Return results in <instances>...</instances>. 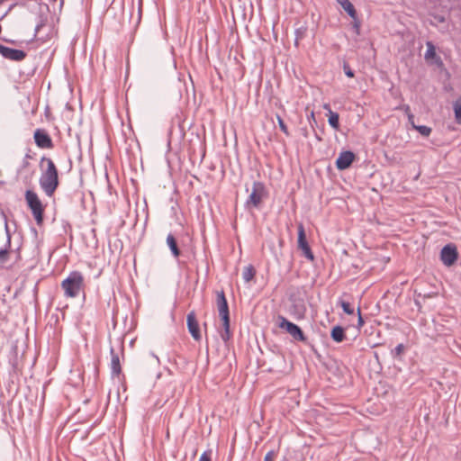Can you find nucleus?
Here are the masks:
<instances>
[{"instance_id":"1","label":"nucleus","mask_w":461,"mask_h":461,"mask_svg":"<svg viewBox=\"0 0 461 461\" xmlns=\"http://www.w3.org/2000/svg\"><path fill=\"white\" fill-rule=\"evenodd\" d=\"M44 163L47 168L42 172L39 182L46 195L51 197L59 185V172L51 158L43 156L41 158L40 167H42Z\"/></svg>"},{"instance_id":"2","label":"nucleus","mask_w":461,"mask_h":461,"mask_svg":"<svg viewBox=\"0 0 461 461\" xmlns=\"http://www.w3.org/2000/svg\"><path fill=\"white\" fill-rule=\"evenodd\" d=\"M66 297L75 298L79 295L84 288V276L78 271H72L67 278L61 282Z\"/></svg>"},{"instance_id":"3","label":"nucleus","mask_w":461,"mask_h":461,"mask_svg":"<svg viewBox=\"0 0 461 461\" xmlns=\"http://www.w3.org/2000/svg\"><path fill=\"white\" fill-rule=\"evenodd\" d=\"M24 197L28 207L31 210L34 220L36 221V223L38 225H41L44 219L45 207L43 206L38 194L32 190H26Z\"/></svg>"},{"instance_id":"4","label":"nucleus","mask_w":461,"mask_h":461,"mask_svg":"<svg viewBox=\"0 0 461 461\" xmlns=\"http://www.w3.org/2000/svg\"><path fill=\"white\" fill-rule=\"evenodd\" d=\"M267 195V192L265 185L262 182L255 181L252 185V191L245 202V208L247 210L260 208L262 201Z\"/></svg>"},{"instance_id":"5","label":"nucleus","mask_w":461,"mask_h":461,"mask_svg":"<svg viewBox=\"0 0 461 461\" xmlns=\"http://www.w3.org/2000/svg\"><path fill=\"white\" fill-rule=\"evenodd\" d=\"M278 321L279 328L286 330V332H288L294 338V339L302 342L306 341L307 339L303 331L298 325L289 321L286 318L283 316H279Z\"/></svg>"},{"instance_id":"6","label":"nucleus","mask_w":461,"mask_h":461,"mask_svg":"<svg viewBox=\"0 0 461 461\" xmlns=\"http://www.w3.org/2000/svg\"><path fill=\"white\" fill-rule=\"evenodd\" d=\"M298 249L302 250L303 255L310 261L314 260V255L310 248L306 239L305 230L303 223L298 224Z\"/></svg>"},{"instance_id":"7","label":"nucleus","mask_w":461,"mask_h":461,"mask_svg":"<svg viewBox=\"0 0 461 461\" xmlns=\"http://www.w3.org/2000/svg\"><path fill=\"white\" fill-rule=\"evenodd\" d=\"M457 258L458 252L456 245L449 243L442 248L440 251V259L445 266L450 267L454 265L457 260Z\"/></svg>"},{"instance_id":"8","label":"nucleus","mask_w":461,"mask_h":461,"mask_svg":"<svg viewBox=\"0 0 461 461\" xmlns=\"http://www.w3.org/2000/svg\"><path fill=\"white\" fill-rule=\"evenodd\" d=\"M33 139L40 149H52L54 147L50 134L43 129H37L34 131Z\"/></svg>"},{"instance_id":"9","label":"nucleus","mask_w":461,"mask_h":461,"mask_svg":"<svg viewBox=\"0 0 461 461\" xmlns=\"http://www.w3.org/2000/svg\"><path fill=\"white\" fill-rule=\"evenodd\" d=\"M0 54L6 59L12 61H23L27 53L22 50L12 49L5 45L0 44Z\"/></svg>"},{"instance_id":"10","label":"nucleus","mask_w":461,"mask_h":461,"mask_svg":"<svg viewBox=\"0 0 461 461\" xmlns=\"http://www.w3.org/2000/svg\"><path fill=\"white\" fill-rule=\"evenodd\" d=\"M216 304L221 321H230L229 305L223 291L217 293Z\"/></svg>"},{"instance_id":"11","label":"nucleus","mask_w":461,"mask_h":461,"mask_svg":"<svg viewBox=\"0 0 461 461\" xmlns=\"http://www.w3.org/2000/svg\"><path fill=\"white\" fill-rule=\"evenodd\" d=\"M187 328L194 340L199 341L202 338L199 323L196 320L194 312H190L186 317Z\"/></svg>"},{"instance_id":"12","label":"nucleus","mask_w":461,"mask_h":461,"mask_svg":"<svg viewBox=\"0 0 461 461\" xmlns=\"http://www.w3.org/2000/svg\"><path fill=\"white\" fill-rule=\"evenodd\" d=\"M356 156L355 154L350 150H346L340 152L339 155L337 160H336V167L339 170H345L348 168L353 161L355 160Z\"/></svg>"},{"instance_id":"13","label":"nucleus","mask_w":461,"mask_h":461,"mask_svg":"<svg viewBox=\"0 0 461 461\" xmlns=\"http://www.w3.org/2000/svg\"><path fill=\"white\" fill-rule=\"evenodd\" d=\"M292 304L290 306V312L297 319L304 318L306 312V306L303 299L290 298Z\"/></svg>"},{"instance_id":"14","label":"nucleus","mask_w":461,"mask_h":461,"mask_svg":"<svg viewBox=\"0 0 461 461\" xmlns=\"http://www.w3.org/2000/svg\"><path fill=\"white\" fill-rule=\"evenodd\" d=\"M427 50L425 52L424 58L427 61H431L433 64L441 68L443 66V61L439 56L436 53V48L431 41H427L426 43Z\"/></svg>"},{"instance_id":"15","label":"nucleus","mask_w":461,"mask_h":461,"mask_svg":"<svg viewBox=\"0 0 461 461\" xmlns=\"http://www.w3.org/2000/svg\"><path fill=\"white\" fill-rule=\"evenodd\" d=\"M5 232H6V244L5 248L0 249V264H5L9 259V252H10V247H11V234L8 228L7 221H5Z\"/></svg>"},{"instance_id":"16","label":"nucleus","mask_w":461,"mask_h":461,"mask_svg":"<svg viewBox=\"0 0 461 461\" xmlns=\"http://www.w3.org/2000/svg\"><path fill=\"white\" fill-rule=\"evenodd\" d=\"M110 353L112 356V359H111L112 374L115 375H119L122 372L119 355L117 353H115L113 348H111Z\"/></svg>"},{"instance_id":"17","label":"nucleus","mask_w":461,"mask_h":461,"mask_svg":"<svg viewBox=\"0 0 461 461\" xmlns=\"http://www.w3.org/2000/svg\"><path fill=\"white\" fill-rule=\"evenodd\" d=\"M167 245L168 246L173 257L175 258H179L181 255L180 249L178 248L177 241L173 234L169 233L167 237Z\"/></svg>"},{"instance_id":"18","label":"nucleus","mask_w":461,"mask_h":461,"mask_svg":"<svg viewBox=\"0 0 461 461\" xmlns=\"http://www.w3.org/2000/svg\"><path fill=\"white\" fill-rule=\"evenodd\" d=\"M337 2L341 5L345 12L353 19L357 18V11L353 5V4L349 0H337Z\"/></svg>"},{"instance_id":"19","label":"nucleus","mask_w":461,"mask_h":461,"mask_svg":"<svg viewBox=\"0 0 461 461\" xmlns=\"http://www.w3.org/2000/svg\"><path fill=\"white\" fill-rule=\"evenodd\" d=\"M330 337L335 342H342L346 338L344 328L339 325L333 327L330 332Z\"/></svg>"},{"instance_id":"20","label":"nucleus","mask_w":461,"mask_h":461,"mask_svg":"<svg viewBox=\"0 0 461 461\" xmlns=\"http://www.w3.org/2000/svg\"><path fill=\"white\" fill-rule=\"evenodd\" d=\"M255 275H256V270H255L254 267L252 265H249V266L245 267L243 273H242V277H243L244 281L248 283L254 278Z\"/></svg>"},{"instance_id":"21","label":"nucleus","mask_w":461,"mask_h":461,"mask_svg":"<svg viewBox=\"0 0 461 461\" xmlns=\"http://www.w3.org/2000/svg\"><path fill=\"white\" fill-rule=\"evenodd\" d=\"M329 124L335 130H339V115L338 113H335L331 110H330L329 119H328Z\"/></svg>"},{"instance_id":"22","label":"nucleus","mask_w":461,"mask_h":461,"mask_svg":"<svg viewBox=\"0 0 461 461\" xmlns=\"http://www.w3.org/2000/svg\"><path fill=\"white\" fill-rule=\"evenodd\" d=\"M222 327L223 330L221 331V339L226 343L230 340L231 337V333L230 330V321H222Z\"/></svg>"},{"instance_id":"23","label":"nucleus","mask_w":461,"mask_h":461,"mask_svg":"<svg viewBox=\"0 0 461 461\" xmlns=\"http://www.w3.org/2000/svg\"><path fill=\"white\" fill-rule=\"evenodd\" d=\"M413 129L418 131L420 135L429 137L431 133V128L425 125H413Z\"/></svg>"},{"instance_id":"24","label":"nucleus","mask_w":461,"mask_h":461,"mask_svg":"<svg viewBox=\"0 0 461 461\" xmlns=\"http://www.w3.org/2000/svg\"><path fill=\"white\" fill-rule=\"evenodd\" d=\"M46 22H47V16H44V15H40L39 16L38 22H37L36 26H35L34 37H37V35L39 34L41 29L43 26H45Z\"/></svg>"},{"instance_id":"25","label":"nucleus","mask_w":461,"mask_h":461,"mask_svg":"<svg viewBox=\"0 0 461 461\" xmlns=\"http://www.w3.org/2000/svg\"><path fill=\"white\" fill-rule=\"evenodd\" d=\"M455 118L457 123L461 124V101L454 104Z\"/></svg>"},{"instance_id":"26","label":"nucleus","mask_w":461,"mask_h":461,"mask_svg":"<svg viewBox=\"0 0 461 461\" xmlns=\"http://www.w3.org/2000/svg\"><path fill=\"white\" fill-rule=\"evenodd\" d=\"M339 305L342 307L345 313L351 315L354 313V308L351 306V304L348 302H345L343 300L339 301Z\"/></svg>"},{"instance_id":"27","label":"nucleus","mask_w":461,"mask_h":461,"mask_svg":"<svg viewBox=\"0 0 461 461\" xmlns=\"http://www.w3.org/2000/svg\"><path fill=\"white\" fill-rule=\"evenodd\" d=\"M343 71L345 73V75L348 77H355V73L354 71L351 69L349 64L348 62H344L343 63Z\"/></svg>"},{"instance_id":"28","label":"nucleus","mask_w":461,"mask_h":461,"mask_svg":"<svg viewBox=\"0 0 461 461\" xmlns=\"http://www.w3.org/2000/svg\"><path fill=\"white\" fill-rule=\"evenodd\" d=\"M277 122H278V125H279L280 130L285 135L288 136L289 135L288 128H287L286 124L285 123L284 120L279 115H277Z\"/></svg>"},{"instance_id":"29","label":"nucleus","mask_w":461,"mask_h":461,"mask_svg":"<svg viewBox=\"0 0 461 461\" xmlns=\"http://www.w3.org/2000/svg\"><path fill=\"white\" fill-rule=\"evenodd\" d=\"M404 351V346L403 344H399L397 345L393 350H392V355L393 357H399L401 356Z\"/></svg>"},{"instance_id":"30","label":"nucleus","mask_w":461,"mask_h":461,"mask_svg":"<svg viewBox=\"0 0 461 461\" xmlns=\"http://www.w3.org/2000/svg\"><path fill=\"white\" fill-rule=\"evenodd\" d=\"M31 167L30 161L23 160L22 161V164L18 169V173L23 174V172H27V169Z\"/></svg>"},{"instance_id":"31","label":"nucleus","mask_w":461,"mask_h":461,"mask_svg":"<svg viewBox=\"0 0 461 461\" xmlns=\"http://www.w3.org/2000/svg\"><path fill=\"white\" fill-rule=\"evenodd\" d=\"M198 461H211V451H204Z\"/></svg>"},{"instance_id":"32","label":"nucleus","mask_w":461,"mask_h":461,"mask_svg":"<svg viewBox=\"0 0 461 461\" xmlns=\"http://www.w3.org/2000/svg\"><path fill=\"white\" fill-rule=\"evenodd\" d=\"M353 29L357 35L360 34V22L357 20V17L354 20Z\"/></svg>"},{"instance_id":"33","label":"nucleus","mask_w":461,"mask_h":461,"mask_svg":"<svg viewBox=\"0 0 461 461\" xmlns=\"http://www.w3.org/2000/svg\"><path fill=\"white\" fill-rule=\"evenodd\" d=\"M276 454L274 451H269L266 454L264 461H274Z\"/></svg>"},{"instance_id":"34","label":"nucleus","mask_w":461,"mask_h":461,"mask_svg":"<svg viewBox=\"0 0 461 461\" xmlns=\"http://www.w3.org/2000/svg\"><path fill=\"white\" fill-rule=\"evenodd\" d=\"M357 314H358V321H357L358 327H362L364 325L365 321L361 315V312H360L359 308L357 309Z\"/></svg>"},{"instance_id":"35","label":"nucleus","mask_w":461,"mask_h":461,"mask_svg":"<svg viewBox=\"0 0 461 461\" xmlns=\"http://www.w3.org/2000/svg\"><path fill=\"white\" fill-rule=\"evenodd\" d=\"M408 121H409V123L411 125L412 128H413V125H416L414 123V115L412 113H409Z\"/></svg>"},{"instance_id":"36","label":"nucleus","mask_w":461,"mask_h":461,"mask_svg":"<svg viewBox=\"0 0 461 461\" xmlns=\"http://www.w3.org/2000/svg\"><path fill=\"white\" fill-rule=\"evenodd\" d=\"M33 173H34V171H32L31 173L26 174V175L24 176V177H23V180H24V181L31 180V178H32V176H33Z\"/></svg>"},{"instance_id":"37","label":"nucleus","mask_w":461,"mask_h":461,"mask_svg":"<svg viewBox=\"0 0 461 461\" xmlns=\"http://www.w3.org/2000/svg\"><path fill=\"white\" fill-rule=\"evenodd\" d=\"M138 12H139V17L140 18V16H141V12H142V0H139Z\"/></svg>"},{"instance_id":"38","label":"nucleus","mask_w":461,"mask_h":461,"mask_svg":"<svg viewBox=\"0 0 461 461\" xmlns=\"http://www.w3.org/2000/svg\"><path fill=\"white\" fill-rule=\"evenodd\" d=\"M403 109H404V112H405V113L407 114V116L409 115V113H412L411 112V108H410V106H409V105H404Z\"/></svg>"},{"instance_id":"39","label":"nucleus","mask_w":461,"mask_h":461,"mask_svg":"<svg viewBox=\"0 0 461 461\" xmlns=\"http://www.w3.org/2000/svg\"><path fill=\"white\" fill-rule=\"evenodd\" d=\"M32 158V157L29 153H27V154H25V156H24V158L23 159L29 161Z\"/></svg>"},{"instance_id":"40","label":"nucleus","mask_w":461,"mask_h":461,"mask_svg":"<svg viewBox=\"0 0 461 461\" xmlns=\"http://www.w3.org/2000/svg\"><path fill=\"white\" fill-rule=\"evenodd\" d=\"M323 108H324L325 110H328L329 112H330V110H331V109H330V104H325L323 105Z\"/></svg>"},{"instance_id":"41","label":"nucleus","mask_w":461,"mask_h":461,"mask_svg":"<svg viewBox=\"0 0 461 461\" xmlns=\"http://www.w3.org/2000/svg\"><path fill=\"white\" fill-rule=\"evenodd\" d=\"M438 21H439L440 23H443V22L445 21V19H444L443 17H438Z\"/></svg>"},{"instance_id":"42","label":"nucleus","mask_w":461,"mask_h":461,"mask_svg":"<svg viewBox=\"0 0 461 461\" xmlns=\"http://www.w3.org/2000/svg\"><path fill=\"white\" fill-rule=\"evenodd\" d=\"M311 118H312L313 120H315V119H314V113H313V112H312V113H311Z\"/></svg>"},{"instance_id":"43","label":"nucleus","mask_w":461,"mask_h":461,"mask_svg":"<svg viewBox=\"0 0 461 461\" xmlns=\"http://www.w3.org/2000/svg\"><path fill=\"white\" fill-rule=\"evenodd\" d=\"M298 39L299 37L297 36L296 40H295V43L298 44Z\"/></svg>"}]
</instances>
